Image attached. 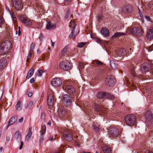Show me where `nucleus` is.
<instances>
[{
    "mask_svg": "<svg viewBox=\"0 0 153 153\" xmlns=\"http://www.w3.org/2000/svg\"><path fill=\"white\" fill-rule=\"evenodd\" d=\"M11 44L10 41H5L0 44V54H5L10 49Z\"/></svg>",
    "mask_w": 153,
    "mask_h": 153,
    "instance_id": "nucleus-1",
    "label": "nucleus"
},
{
    "mask_svg": "<svg viewBox=\"0 0 153 153\" xmlns=\"http://www.w3.org/2000/svg\"><path fill=\"white\" fill-rule=\"evenodd\" d=\"M136 121V117L133 114H128L125 118V121L126 124L129 126L133 125Z\"/></svg>",
    "mask_w": 153,
    "mask_h": 153,
    "instance_id": "nucleus-2",
    "label": "nucleus"
},
{
    "mask_svg": "<svg viewBox=\"0 0 153 153\" xmlns=\"http://www.w3.org/2000/svg\"><path fill=\"white\" fill-rule=\"evenodd\" d=\"M146 122L149 126L150 127L153 125V114L150 111H148L145 114Z\"/></svg>",
    "mask_w": 153,
    "mask_h": 153,
    "instance_id": "nucleus-3",
    "label": "nucleus"
},
{
    "mask_svg": "<svg viewBox=\"0 0 153 153\" xmlns=\"http://www.w3.org/2000/svg\"><path fill=\"white\" fill-rule=\"evenodd\" d=\"M97 97L99 98H106L109 99H114V96L110 94L102 92H99L97 95Z\"/></svg>",
    "mask_w": 153,
    "mask_h": 153,
    "instance_id": "nucleus-4",
    "label": "nucleus"
},
{
    "mask_svg": "<svg viewBox=\"0 0 153 153\" xmlns=\"http://www.w3.org/2000/svg\"><path fill=\"white\" fill-rule=\"evenodd\" d=\"M115 79L113 76L109 74L106 75L105 82L107 85L110 86H113L115 85Z\"/></svg>",
    "mask_w": 153,
    "mask_h": 153,
    "instance_id": "nucleus-5",
    "label": "nucleus"
},
{
    "mask_svg": "<svg viewBox=\"0 0 153 153\" xmlns=\"http://www.w3.org/2000/svg\"><path fill=\"white\" fill-rule=\"evenodd\" d=\"M109 134L111 137L114 139L118 137L119 135V132L118 130L115 127H110L109 130Z\"/></svg>",
    "mask_w": 153,
    "mask_h": 153,
    "instance_id": "nucleus-6",
    "label": "nucleus"
},
{
    "mask_svg": "<svg viewBox=\"0 0 153 153\" xmlns=\"http://www.w3.org/2000/svg\"><path fill=\"white\" fill-rule=\"evenodd\" d=\"M129 33L137 36H141L143 34V32L140 28L134 27L129 30Z\"/></svg>",
    "mask_w": 153,
    "mask_h": 153,
    "instance_id": "nucleus-7",
    "label": "nucleus"
},
{
    "mask_svg": "<svg viewBox=\"0 0 153 153\" xmlns=\"http://www.w3.org/2000/svg\"><path fill=\"white\" fill-rule=\"evenodd\" d=\"M94 108L95 110L99 113L100 114L104 115L107 112L106 108L100 105L96 104Z\"/></svg>",
    "mask_w": 153,
    "mask_h": 153,
    "instance_id": "nucleus-8",
    "label": "nucleus"
},
{
    "mask_svg": "<svg viewBox=\"0 0 153 153\" xmlns=\"http://www.w3.org/2000/svg\"><path fill=\"white\" fill-rule=\"evenodd\" d=\"M49 94L48 97V105L53 106L54 103L56 101V100L54 98V96L53 92Z\"/></svg>",
    "mask_w": 153,
    "mask_h": 153,
    "instance_id": "nucleus-9",
    "label": "nucleus"
},
{
    "mask_svg": "<svg viewBox=\"0 0 153 153\" xmlns=\"http://www.w3.org/2000/svg\"><path fill=\"white\" fill-rule=\"evenodd\" d=\"M21 20L27 26H31L32 25L33 21L30 20L27 17H21Z\"/></svg>",
    "mask_w": 153,
    "mask_h": 153,
    "instance_id": "nucleus-10",
    "label": "nucleus"
},
{
    "mask_svg": "<svg viewBox=\"0 0 153 153\" xmlns=\"http://www.w3.org/2000/svg\"><path fill=\"white\" fill-rule=\"evenodd\" d=\"M12 5L15 9L20 10L22 9L21 1L20 0H12Z\"/></svg>",
    "mask_w": 153,
    "mask_h": 153,
    "instance_id": "nucleus-11",
    "label": "nucleus"
},
{
    "mask_svg": "<svg viewBox=\"0 0 153 153\" xmlns=\"http://www.w3.org/2000/svg\"><path fill=\"white\" fill-rule=\"evenodd\" d=\"M62 81L59 78L53 79L51 81L52 85L55 87H57L61 85Z\"/></svg>",
    "mask_w": 153,
    "mask_h": 153,
    "instance_id": "nucleus-12",
    "label": "nucleus"
},
{
    "mask_svg": "<svg viewBox=\"0 0 153 153\" xmlns=\"http://www.w3.org/2000/svg\"><path fill=\"white\" fill-rule=\"evenodd\" d=\"M76 24H75L73 21H71L70 22L69 27L71 28V33L69 35V37L71 38L73 36L74 32L76 26Z\"/></svg>",
    "mask_w": 153,
    "mask_h": 153,
    "instance_id": "nucleus-13",
    "label": "nucleus"
},
{
    "mask_svg": "<svg viewBox=\"0 0 153 153\" xmlns=\"http://www.w3.org/2000/svg\"><path fill=\"white\" fill-rule=\"evenodd\" d=\"M128 51L125 48H122L118 49L116 53L117 55L120 56H125L127 55Z\"/></svg>",
    "mask_w": 153,
    "mask_h": 153,
    "instance_id": "nucleus-14",
    "label": "nucleus"
},
{
    "mask_svg": "<svg viewBox=\"0 0 153 153\" xmlns=\"http://www.w3.org/2000/svg\"><path fill=\"white\" fill-rule=\"evenodd\" d=\"M102 152L101 153H111V149L107 146L103 145L101 147Z\"/></svg>",
    "mask_w": 153,
    "mask_h": 153,
    "instance_id": "nucleus-15",
    "label": "nucleus"
},
{
    "mask_svg": "<svg viewBox=\"0 0 153 153\" xmlns=\"http://www.w3.org/2000/svg\"><path fill=\"white\" fill-rule=\"evenodd\" d=\"M123 10L124 13H129L132 12L133 7L131 5H126L123 8Z\"/></svg>",
    "mask_w": 153,
    "mask_h": 153,
    "instance_id": "nucleus-16",
    "label": "nucleus"
},
{
    "mask_svg": "<svg viewBox=\"0 0 153 153\" xmlns=\"http://www.w3.org/2000/svg\"><path fill=\"white\" fill-rule=\"evenodd\" d=\"M146 36L148 39L150 40L153 38V27H151L148 29L147 32Z\"/></svg>",
    "mask_w": 153,
    "mask_h": 153,
    "instance_id": "nucleus-17",
    "label": "nucleus"
},
{
    "mask_svg": "<svg viewBox=\"0 0 153 153\" xmlns=\"http://www.w3.org/2000/svg\"><path fill=\"white\" fill-rule=\"evenodd\" d=\"M100 32L101 34L105 37H107L109 36V33L108 30L105 27L102 28Z\"/></svg>",
    "mask_w": 153,
    "mask_h": 153,
    "instance_id": "nucleus-18",
    "label": "nucleus"
},
{
    "mask_svg": "<svg viewBox=\"0 0 153 153\" xmlns=\"http://www.w3.org/2000/svg\"><path fill=\"white\" fill-rule=\"evenodd\" d=\"M6 60L5 59H0V70H3L7 65Z\"/></svg>",
    "mask_w": 153,
    "mask_h": 153,
    "instance_id": "nucleus-19",
    "label": "nucleus"
},
{
    "mask_svg": "<svg viewBox=\"0 0 153 153\" xmlns=\"http://www.w3.org/2000/svg\"><path fill=\"white\" fill-rule=\"evenodd\" d=\"M17 119L18 117L16 116H14L12 117L10 119L8 122V124L7 125V128H8L9 126L14 124L17 121Z\"/></svg>",
    "mask_w": 153,
    "mask_h": 153,
    "instance_id": "nucleus-20",
    "label": "nucleus"
},
{
    "mask_svg": "<svg viewBox=\"0 0 153 153\" xmlns=\"http://www.w3.org/2000/svg\"><path fill=\"white\" fill-rule=\"evenodd\" d=\"M68 94H70L71 96L74 94V87L71 85H68Z\"/></svg>",
    "mask_w": 153,
    "mask_h": 153,
    "instance_id": "nucleus-21",
    "label": "nucleus"
},
{
    "mask_svg": "<svg viewBox=\"0 0 153 153\" xmlns=\"http://www.w3.org/2000/svg\"><path fill=\"white\" fill-rule=\"evenodd\" d=\"M56 27V25L55 23H52L51 22L48 21L46 25V28L48 30H51L55 28Z\"/></svg>",
    "mask_w": 153,
    "mask_h": 153,
    "instance_id": "nucleus-22",
    "label": "nucleus"
},
{
    "mask_svg": "<svg viewBox=\"0 0 153 153\" xmlns=\"http://www.w3.org/2000/svg\"><path fill=\"white\" fill-rule=\"evenodd\" d=\"M60 69L64 70H66L67 67V60H65L61 62L59 64Z\"/></svg>",
    "mask_w": 153,
    "mask_h": 153,
    "instance_id": "nucleus-23",
    "label": "nucleus"
},
{
    "mask_svg": "<svg viewBox=\"0 0 153 153\" xmlns=\"http://www.w3.org/2000/svg\"><path fill=\"white\" fill-rule=\"evenodd\" d=\"M62 137L63 140H64V143L65 144L66 141L67 137V131L66 129H64L62 131Z\"/></svg>",
    "mask_w": 153,
    "mask_h": 153,
    "instance_id": "nucleus-24",
    "label": "nucleus"
},
{
    "mask_svg": "<svg viewBox=\"0 0 153 153\" xmlns=\"http://www.w3.org/2000/svg\"><path fill=\"white\" fill-rule=\"evenodd\" d=\"M65 113V110L64 107L63 106L58 111L59 115L61 117H63Z\"/></svg>",
    "mask_w": 153,
    "mask_h": 153,
    "instance_id": "nucleus-25",
    "label": "nucleus"
},
{
    "mask_svg": "<svg viewBox=\"0 0 153 153\" xmlns=\"http://www.w3.org/2000/svg\"><path fill=\"white\" fill-rule=\"evenodd\" d=\"M72 97H70L69 96H68V107L70 109L71 108V105H70V104L72 102L71 99ZM70 112H71L70 110H68V116L69 115L68 113H69Z\"/></svg>",
    "mask_w": 153,
    "mask_h": 153,
    "instance_id": "nucleus-26",
    "label": "nucleus"
},
{
    "mask_svg": "<svg viewBox=\"0 0 153 153\" xmlns=\"http://www.w3.org/2000/svg\"><path fill=\"white\" fill-rule=\"evenodd\" d=\"M67 47L66 46L62 51L59 54V57L60 58H62L64 56L67 55Z\"/></svg>",
    "mask_w": 153,
    "mask_h": 153,
    "instance_id": "nucleus-27",
    "label": "nucleus"
},
{
    "mask_svg": "<svg viewBox=\"0 0 153 153\" xmlns=\"http://www.w3.org/2000/svg\"><path fill=\"white\" fill-rule=\"evenodd\" d=\"M32 129L31 127H30L29 128L28 133L25 137V140L27 141H29L30 139L32 134Z\"/></svg>",
    "mask_w": 153,
    "mask_h": 153,
    "instance_id": "nucleus-28",
    "label": "nucleus"
},
{
    "mask_svg": "<svg viewBox=\"0 0 153 153\" xmlns=\"http://www.w3.org/2000/svg\"><path fill=\"white\" fill-rule=\"evenodd\" d=\"M14 136L15 138L17 140L19 141H21V136L19 131H17L15 133Z\"/></svg>",
    "mask_w": 153,
    "mask_h": 153,
    "instance_id": "nucleus-29",
    "label": "nucleus"
},
{
    "mask_svg": "<svg viewBox=\"0 0 153 153\" xmlns=\"http://www.w3.org/2000/svg\"><path fill=\"white\" fill-rule=\"evenodd\" d=\"M34 71V70L33 68H31L29 70L26 77L27 79L30 78L32 76Z\"/></svg>",
    "mask_w": 153,
    "mask_h": 153,
    "instance_id": "nucleus-30",
    "label": "nucleus"
},
{
    "mask_svg": "<svg viewBox=\"0 0 153 153\" xmlns=\"http://www.w3.org/2000/svg\"><path fill=\"white\" fill-rule=\"evenodd\" d=\"M62 103H63L66 107L67 105V95H64L62 99Z\"/></svg>",
    "mask_w": 153,
    "mask_h": 153,
    "instance_id": "nucleus-31",
    "label": "nucleus"
},
{
    "mask_svg": "<svg viewBox=\"0 0 153 153\" xmlns=\"http://www.w3.org/2000/svg\"><path fill=\"white\" fill-rule=\"evenodd\" d=\"M21 103V102L19 100L16 105V108L18 111H20L22 109V107L20 105Z\"/></svg>",
    "mask_w": 153,
    "mask_h": 153,
    "instance_id": "nucleus-32",
    "label": "nucleus"
},
{
    "mask_svg": "<svg viewBox=\"0 0 153 153\" xmlns=\"http://www.w3.org/2000/svg\"><path fill=\"white\" fill-rule=\"evenodd\" d=\"M99 125L97 124H94H94L93 125V128L94 130L96 132H98L99 131V129L98 128V126Z\"/></svg>",
    "mask_w": 153,
    "mask_h": 153,
    "instance_id": "nucleus-33",
    "label": "nucleus"
},
{
    "mask_svg": "<svg viewBox=\"0 0 153 153\" xmlns=\"http://www.w3.org/2000/svg\"><path fill=\"white\" fill-rule=\"evenodd\" d=\"M125 33H124L123 32H117L114 33L113 36V37H118L122 35H125Z\"/></svg>",
    "mask_w": 153,
    "mask_h": 153,
    "instance_id": "nucleus-34",
    "label": "nucleus"
},
{
    "mask_svg": "<svg viewBox=\"0 0 153 153\" xmlns=\"http://www.w3.org/2000/svg\"><path fill=\"white\" fill-rule=\"evenodd\" d=\"M129 70L132 75L133 76H135L136 75V72L134 67V66H131Z\"/></svg>",
    "mask_w": 153,
    "mask_h": 153,
    "instance_id": "nucleus-35",
    "label": "nucleus"
},
{
    "mask_svg": "<svg viewBox=\"0 0 153 153\" xmlns=\"http://www.w3.org/2000/svg\"><path fill=\"white\" fill-rule=\"evenodd\" d=\"M110 64L111 67L113 68H115L116 67L117 65L113 60L110 61Z\"/></svg>",
    "mask_w": 153,
    "mask_h": 153,
    "instance_id": "nucleus-36",
    "label": "nucleus"
},
{
    "mask_svg": "<svg viewBox=\"0 0 153 153\" xmlns=\"http://www.w3.org/2000/svg\"><path fill=\"white\" fill-rule=\"evenodd\" d=\"M35 45V43L33 42L31 43L30 45V52L33 53Z\"/></svg>",
    "mask_w": 153,
    "mask_h": 153,
    "instance_id": "nucleus-37",
    "label": "nucleus"
},
{
    "mask_svg": "<svg viewBox=\"0 0 153 153\" xmlns=\"http://www.w3.org/2000/svg\"><path fill=\"white\" fill-rule=\"evenodd\" d=\"M73 140V136L71 134H68V141H71Z\"/></svg>",
    "mask_w": 153,
    "mask_h": 153,
    "instance_id": "nucleus-38",
    "label": "nucleus"
},
{
    "mask_svg": "<svg viewBox=\"0 0 153 153\" xmlns=\"http://www.w3.org/2000/svg\"><path fill=\"white\" fill-rule=\"evenodd\" d=\"M86 44L85 42H80L77 45V47L79 48H82L84 47Z\"/></svg>",
    "mask_w": 153,
    "mask_h": 153,
    "instance_id": "nucleus-39",
    "label": "nucleus"
},
{
    "mask_svg": "<svg viewBox=\"0 0 153 153\" xmlns=\"http://www.w3.org/2000/svg\"><path fill=\"white\" fill-rule=\"evenodd\" d=\"M138 10H139V13L140 15V17L141 18V19L143 21V15L142 14V13L141 12V10H140V9L138 8Z\"/></svg>",
    "mask_w": 153,
    "mask_h": 153,
    "instance_id": "nucleus-40",
    "label": "nucleus"
},
{
    "mask_svg": "<svg viewBox=\"0 0 153 153\" xmlns=\"http://www.w3.org/2000/svg\"><path fill=\"white\" fill-rule=\"evenodd\" d=\"M72 64L71 63L69 62L68 63V70L71 69L72 67Z\"/></svg>",
    "mask_w": 153,
    "mask_h": 153,
    "instance_id": "nucleus-41",
    "label": "nucleus"
},
{
    "mask_svg": "<svg viewBox=\"0 0 153 153\" xmlns=\"http://www.w3.org/2000/svg\"><path fill=\"white\" fill-rule=\"evenodd\" d=\"M72 14H71V12L70 10H69L68 9V19H71V17Z\"/></svg>",
    "mask_w": 153,
    "mask_h": 153,
    "instance_id": "nucleus-42",
    "label": "nucleus"
},
{
    "mask_svg": "<svg viewBox=\"0 0 153 153\" xmlns=\"http://www.w3.org/2000/svg\"><path fill=\"white\" fill-rule=\"evenodd\" d=\"M39 75V76H41L42 74L44 72V71L42 70H40L38 71Z\"/></svg>",
    "mask_w": 153,
    "mask_h": 153,
    "instance_id": "nucleus-43",
    "label": "nucleus"
},
{
    "mask_svg": "<svg viewBox=\"0 0 153 153\" xmlns=\"http://www.w3.org/2000/svg\"><path fill=\"white\" fill-rule=\"evenodd\" d=\"M3 23V18L2 17L0 16V27Z\"/></svg>",
    "mask_w": 153,
    "mask_h": 153,
    "instance_id": "nucleus-44",
    "label": "nucleus"
},
{
    "mask_svg": "<svg viewBox=\"0 0 153 153\" xmlns=\"http://www.w3.org/2000/svg\"><path fill=\"white\" fill-rule=\"evenodd\" d=\"M96 64L97 65H102V63L101 61H100L98 60L96 61Z\"/></svg>",
    "mask_w": 153,
    "mask_h": 153,
    "instance_id": "nucleus-45",
    "label": "nucleus"
},
{
    "mask_svg": "<svg viewBox=\"0 0 153 153\" xmlns=\"http://www.w3.org/2000/svg\"><path fill=\"white\" fill-rule=\"evenodd\" d=\"M145 18L147 21H151L150 18L149 16H145Z\"/></svg>",
    "mask_w": 153,
    "mask_h": 153,
    "instance_id": "nucleus-46",
    "label": "nucleus"
},
{
    "mask_svg": "<svg viewBox=\"0 0 153 153\" xmlns=\"http://www.w3.org/2000/svg\"><path fill=\"white\" fill-rule=\"evenodd\" d=\"M33 102L32 101H30L29 102L28 104L29 106V107H31L33 105Z\"/></svg>",
    "mask_w": 153,
    "mask_h": 153,
    "instance_id": "nucleus-47",
    "label": "nucleus"
},
{
    "mask_svg": "<svg viewBox=\"0 0 153 153\" xmlns=\"http://www.w3.org/2000/svg\"><path fill=\"white\" fill-rule=\"evenodd\" d=\"M95 40L98 43H101V40L98 38H96L95 39Z\"/></svg>",
    "mask_w": 153,
    "mask_h": 153,
    "instance_id": "nucleus-48",
    "label": "nucleus"
},
{
    "mask_svg": "<svg viewBox=\"0 0 153 153\" xmlns=\"http://www.w3.org/2000/svg\"><path fill=\"white\" fill-rule=\"evenodd\" d=\"M32 53H31L30 52V53L28 55V56H27V58L28 59H30L31 58V56H32Z\"/></svg>",
    "mask_w": 153,
    "mask_h": 153,
    "instance_id": "nucleus-49",
    "label": "nucleus"
},
{
    "mask_svg": "<svg viewBox=\"0 0 153 153\" xmlns=\"http://www.w3.org/2000/svg\"><path fill=\"white\" fill-rule=\"evenodd\" d=\"M35 81L34 79V78H32L30 79V83H33Z\"/></svg>",
    "mask_w": 153,
    "mask_h": 153,
    "instance_id": "nucleus-50",
    "label": "nucleus"
},
{
    "mask_svg": "<svg viewBox=\"0 0 153 153\" xmlns=\"http://www.w3.org/2000/svg\"><path fill=\"white\" fill-rule=\"evenodd\" d=\"M43 37V35L41 34V33L40 34V36L39 37V39L40 40H42Z\"/></svg>",
    "mask_w": 153,
    "mask_h": 153,
    "instance_id": "nucleus-51",
    "label": "nucleus"
},
{
    "mask_svg": "<svg viewBox=\"0 0 153 153\" xmlns=\"http://www.w3.org/2000/svg\"><path fill=\"white\" fill-rule=\"evenodd\" d=\"M23 120V117H22L21 119H20L19 120V122L20 123H22V122Z\"/></svg>",
    "mask_w": 153,
    "mask_h": 153,
    "instance_id": "nucleus-52",
    "label": "nucleus"
},
{
    "mask_svg": "<svg viewBox=\"0 0 153 153\" xmlns=\"http://www.w3.org/2000/svg\"><path fill=\"white\" fill-rule=\"evenodd\" d=\"M53 136H50L49 138V139L50 140H53Z\"/></svg>",
    "mask_w": 153,
    "mask_h": 153,
    "instance_id": "nucleus-53",
    "label": "nucleus"
},
{
    "mask_svg": "<svg viewBox=\"0 0 153 153\" xmlns=\"http://www.w3.org/2000/svg\"><path fill=\"white\" fill-rule=\"evenodd\" d=\"M32 95V92H30L28 94V97H31Z\"/></svg>",
    "mask_w": 153,
    "mask_h": 153,
    "instance_id": "nucleus-54",
    "label": "nucleus"
},
{
    "mask_svg": "<svg viewBox=\"0 0 153 153\" xmlns=\"http://www.w3.org/2000/svg\"><path fill=\"white\" fill-rule=\"evenodd\" d=\"M45 130L44 131H40V132L41 133L42 136L45 134Z\"/></svg>",
    "mask_w": 153,
    "mask_h": 153,
    "instance_id": "nucleus-55",
    "label": "nucleus"
},
{
    "mask_svg": "<svg viewBox=\"0 0 153 153\" xmlns=\"http://www.w3.org/2000/svg\"><path fill=\"white\" fill-rule=\"evenodd\" d=\"M6 139H7V141H9L10 140V137L9 136H7L6 137Z\"/></svg>",
    "mask_w": 153,
    "mask_h": 153,
    "instance_id": "nucleus-56",
    "label": "nucleus"
},
{
    "mask_svg": "<svg viewBox=\"0 0 153 153\" xmlns=\"http://www.w3.org/2000/svg\"><path fill=\"white\" fill-rule=\"evenodd\" d=\"M43 140V136H41L40 138V141H42Z\"/></svg>",
    "mask_w": 153,
    "mask_h": 153,
    "instance_id": "nucleus-57",
    "label": "nucleus"
},
{
    "mask_svg": "<svg viewBox=\"0 0 153 153\" xmlns=\"http://www.w3.org/2000/svg\"><path fill=\"white\" fill-rule=\"evenodd\" d=\"M145 153H153V152L150 151H147Z\"/></svg>",
    "mask_w": 153,
    "mask_h": 153,
    "instance_id": "nucleus-58",
    "label": "nucleus"
},
{
    "mask_svg": "<svg viewBox=\"0 0 153 153\" xmlns=\"http://www.w3.org/2000/svg\"><path fill=\"white\" fill-rule=\"evenodd\" d=\"M51 121L50 120H49L48 123V124L51 126Z\"/></svg>",
    "mask_w": 153,
    "mask_h": 153,
    "instance_id": "nucleus-59",
    "label": "nucleus"
},
{
    "mask_svg": "<svg viewBox=\"0 0 153 153\" xmlns=\"http://www.w3.org/2000/svg\"><path fill=\"white\" fill-rule=\"evenodd\" d=\"M66 88H67V86L66 85H65L64 86V87H63V89H64V90H65H65H66Z\"/></svg>",
    "mask_w": 153,
    "mask_h": 153,
    "instance_id": "nucleus-60",
    "label": "nucleus"
},
{
    "mask_svg": "<svg viewBox=\"0 0 153 153\" xmlns=\"http://www.w3.org/2000/svg\"><path fill=\"white\" fill-rule=\"evenodd\" d=\"M29 107L28 105V104H25V107L26 108H27L28 107Z\"/></svg>",
    "mask_w": 153,
    "mask_h": 153,
    "instance_id": "nucleus-61",
    "label": "nucleus"
},
{
    "mask_svg": "<svg viewBox=\"0 0 153 153\" xmlns=\"http://www.w3.org/2000/svg\"><path fill=\"white\" fill-rule=\"evenodd\" d=\"M21 35V31H20V30H19L18 31V36H20V35Z\"/></svg>",
    "mask_w": 153,
    "mask_h": 153,
    "instance_id": "nucleus-62",
    "label": "nucleus"
},
{
    "mask_svg": "<svg viewBox=\"0 0 153 153\" xmlns=\"http://www.w3.org/2000/svg\"><path fill=\"white\" fill-rule=\"evenodd\" d=\"M81 153H91L90 152H84V151H83L82 152H81Z\"/></svg>",
    "mask_w": 153,
    "mask_h": 153,
    "instance_id": "nucleus-63",
    "label": "nucleus"
},
{
    "mask_svg": "<svg viewBox=\"0 0 153 153\" xmlns=\"http://www.w3.org/2000/svg\"><path fill=\"white\" fill-rule=\"evenodd\" d=\"M101 19V17L99 16L98 17V21H100Z\"/></svg>",
    "mask_w": 153,
    "mask_h": 153,
    "instance_id": "nucleus-64",
    "label": "nucleus"
}]
</instances>
